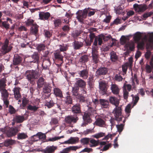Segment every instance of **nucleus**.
<instances>
[{"label": "nucleus", "instance_id": "6", "mask_svg": "<svg viewBox=\"0 0 153 153\" xmlns=\"http://www.w3.org/2000/svg\"><path fill=\"white\" fill-rule=\"evenodd\" d=\"M99 88L102 95L107 94V83L104 81H102L99 82Z\"/></svg>", "mask_w": 153, "mask_h": 153}, {"label": "nucleus", "instance_id": "14", "mask_svg": "<svg viewBox=\"0 0 153 153\" xmlns=\"http://www.w3.org/2000/svg\"><path fill=\"white\" fill-rule=\"evenodd\" d=\"M50 65L51 62L49 58H47L43 59L42 65L43 69H48Z\"/></svg>", "mask_w": 153, "mask_h": 153}, {"label": "nucleus", "instance_id": "8", "mask_svg": "<svg viewBox=\"0 0 153 153\" xmlns=\"http://www.w3.org/2000/svg\"><path fill=\"white\" fill-rule=\"evenodd\" d=\"M111 38H112L111 35H109L108 36H104L103 34H101L98 36V45H101L102 43V40L104 41H106Z\"/></svg>", "mask_w": 153, "mask_h": 153}, {"label": "nucleus", "instance_id": "48", "mask_svg": "<svg viewBox=\"0 0 153 153\" xmlns=\"http://www.w3.org/2000/svg\"><path fill=\"white\" fill-rule=\"evenodd\" d=\"M153 42L148 41L146 45V48L147 49H152L153 48Z\"/></svg>", "mask_w": 153, "mask_h": 153}, {"label": "nucleus", "instance_id": "12", "mask_svg": "<svg viewBox=\"0 0 153 153\" xmlns=\"http://www.w3.org/2000/svg\"><path fill=\"white\" fill-rule=\"evenodd\" d=\"M37 87L39 88H40L47 83L46 82L45 80L42 77H41L37 80Z\"/></svg>", "mask_w": 153, "mask_h": 153}, {"label": "nucleus", "instance_id": "1", "mask_svg": "<svg viewBox=\"0 0 153 153\" xmlns=\"http://www.w3.org/2000/svg\"><path fill=\"white\" fill-rule=\"evenodd\" d=\"M26 78L30 83L33 84L35 79H38V75L37 72L33 70H27L25 74Z\"/></svg>", "mask_w": 153, "mask_h": 153}, {"label": "nucleus", "instance_id": "47", "mask_svg": "<svg viewBox=\"0 0 153 153\" xmlns=\"http://www.w3.org/2000/svg\"><path fill=\"white\" fill-rule=\"evenodd\" d=\"M120 74V73L115 75L114 79L116 81L120 82L122 80L123 78L121 76Z\"/></svg>", "mask_w": 153, "mask_h": 153}, {"label": "nucleus", "instance_id": "23", "mask_svg": "<svg viewBox=\"0 0 153 153\" xmlns=\"http://www.w3.org/2000/svg\"><path fill=\"white\" fill-rule=\"evenodd\" d=\"M54 94L56 96L62 98L63 97L62 93L61 90L58 88H55L53 89Z\"/></svg>", "mask_w": 153, "mask_h": 153}, {"label": "nucleus", "instance_id": "27", "mask_svg": "<svg viewBox=\"0 0 153 153\" xmlns=\"http://www.w3.org/2000/svg\"><path fill=\"white\" fill-rule=\"evenodd\" d=\"M38 27L36 24H33L31 28V33L35 35L37 34L38 31Z\"/></svg>", "mask_w": 153, "mask_h": 153}, {"label": "nucleus", "instance_id": "24", "mask_svg": "<svg viewBox=\"0 0 153 153\" xmlns=\"http://www.w3.org/2000/svg\"><path fill=\"white\" fill-rule=\"evenodd\" d=\"M79 74L80 77L86 79L88 77V71L87 69H84L80 71Z\"/></svg>", "mask_w": 153, "mask_h": 153}, {"label": "nucleus", "instance_id": "62", "mask_svg": "<svg viewBox=\"0 0 153 153\" xmlns=\"http://www.w3.org/2000/svg\"><path fill=\"white\" fill-rule=\"evenodd\" d=\"M127 39L124 36H122L120 39V43L122 45L125 44L126 42Z\"/></svg>", "mask_w": 153, "mask_h": 153}, {"label": "nucleus", "instance_id": "53", "mask_svg": "<svg viewBox=\"0 0 153 153\" xmlns=\"http://www.w3.org/2000/svg\"><path fill=\"white\" fill-rule=\"evenodd\" d=\"M63 137H64V136L63 135L61 137H53L50 138L48 139V141H54Z\"/></svg>", "mask_w": 153, "mask_h": 153}, {"label": "nucleus", "instance_id": "35", "mask_svg": "<svg viewBox=\"0 0 153 153\" xmlns=\"http://www.w3.org/2000/svg\"><path fill=\"white\" fill-rule=\"evenodd\" d=\"M15 121L17 123H22L25 120V117L23 116L17 115L15 117Z\"/></svg>", "mask_w": 153, "mask_h": 153}, {"label": "nucleus", "instance_id": "63", "mask_svg": "<svg viewBox=\"0 0 153 153\" xmlns=\"http://www.w3.org/2000/svg\"><path fill=\"white\" fill-rule=\"evenodd\" d=\"M10 131L12 132V133L11 134L16 133L19 131V130L17 127L11 128L10 129Z\"/></svg>", "mask_w": 153, "mask_h": 153}, {"label": "nucleus", "instance_id": "2", "mask_svg": "<svg viewBox=\"0 0 153 153\" xmlns=\"http://www.w3.org/2000/svg\"><path fill=\"white\" fill-rule=\"evenodd\" d=\"M90 8L85 9L83 11L80 10L76 13L77 16L76 17L78 21L82 23L83 20L85 19L87 16V13L89 10Z\"/></svg>", "mask_w": 153, "mask_h": 153}, {"label": "nucleus", "instance_id": "60", "mask_svg": "<svg viewBox=\"0 0 153 153\" xmlns=\"http://www.w3.org/2000/svg\"><path fill=\"white\" fill-rule=\"evenodd\" d=\"M89 81L88 82V84L89 86L90 90H91L94 88V85L91 82V80H93V78L92 77H89Z\"/></svg>", "mask_w": 153, "mask_h": 153}, {"label": "nucleus", "instance_id": "26", "mask_svg": "<svg viewBox=\"0 0 153 153\" xmlns=\"http://www.w3.org/2000/svg\"><path fill=\"white\" fill-rule=\"evenodd\" d=\"M95 123L97 126L102 127L105 125V122L102 119L98 118L96 119Z\"/></svg>", "mask_w": 153, "mask_h": 153}, {"label": "nucleus", "instance_id": "49", "mask_svg": "<svg viewBox=\"0 0 153 153\" xmlns=\"http://www.w3.org/2000/svg\"><path fill=\"white\" fill-rule=\"evenodd\" d=\"M45 46L44 44H40L38 45L36 48L39 52H40L45 50Z\"/></svg>", "mask_w": 153, "mask_h": 153}, {"label": "nucleus", "instance_id": "22", "mask_svg": "<svg viewBox=\"0 0 153 153\" xmlns=\"http://www.w3.org/2000/svg\"><path fill=\"white\" fill-rule=\"evenodd\" d=\"M79 138L78 137H71L68 140L66 141L64 143L66 144H74L78 142Z\"/></svg>", "mask_w": 153, "mask_h": 153}, {"label": "nucleus", "instance_id": "43", "mask_svg": "<svg viewBox=\"0 0 153 153\" xmlns=\"http://www.w3.org/2000/svg\"><path fill=\"white\" fill-rule=\"evenodd\" d=\"M90 142L92 144L90 146L91 147H95L99 144V140L96 141L94 139H92L90 140Z\"/></svg>", "mask_w": 153, "mask_h": 153}, {"label": "nucleus", "instance_id": "25", "mask_svg": "<svg viewBox=\"0 0 153 153\" xmlns=\"http://www.w3.org/2000/svg\"><path fill=\"white\" fill-rule=\"evenodd\" d=\"M6 81L5 78H2L0 79V90L5 89Z\"/></svg>", "mask_w": 153, "mask_h": 153}, {"label": "nucleus", "instance_id": "52", "mask_svg": "<svg viewBox=\"0 0 153 153\" xmlns=\"http://www.w3.org/2000/svg\"><path fill=\"white\" fill-rule=\"evenodd\" d=\"M144 43L142 41L138 44L137 48L138 49L143 50L144 48Z\"/></svg>", "mask_w": 153, "mask_h": 153}, {"label": "nucleus", "instance_id": "13", "mask_svg": "<svg viewBox=\"0 0 153 153\" xmlns=\"http://www.w3.org/2000/svg\"><path fill=\"white\" fill-rule=\"evenodd\" d=\"M109 101L110 103L116 107L118 106L119 104V100L115 97H110L109 98Z\"/></svg>", "mask_w": 153, "mask_h": 153}, {"label": "nucleus", "instance_id": "19", "mask_svg": "<svg viewBox=\"0 0 153 153\" xmlns=\"http://www.w3.org/2000/svg\"><path fill=\"white\" fill-rule=\"evenodd\" d=\"M51 87L49 84L47 83L45 84L43 88V92L44 94H48L51 91Z\"/></svg>", "mask_w": 153, "mask_h": 153}, {"label": "nucleus", "instance_id": "10", "mask_svg": "<svg viewBox=\"0 0 153 153\" xmlns=\"http://www.w3.org/2000/svg\"><path fill=\"white\" fill-rule=\"evenodd\" d=\"M22 58L20 56L17 55H14L13 59V64L15 65H19L22 62Z\"/></svg>", "mask_w": 153, "mask_h": 153}, {"label": "nucleus", "instance_id": "37", "mask_svg": "<svg viewBox=\"0 0 153 153\" xmlns=\"http://www.w3.org/2000/svg\"><path fill=\"white\" fill-rule=\"evenodd\" d=\"M0 91L1 94L2 99H8V93L6 89H3L2 90H0Z\"/></svg>", "mask_w": 153, "mask_h": 153}, {"label": "nucleus", "instance_id": "39", "mask_svg": "<svg viewBox=\"0 0 153 153\" xmlns=\"http://www.w3.org/2000/svg\"><path fill=\"white\" fill-rule=\"evenodd\" d=\"M141 36V33L140 32H137L135 33L133 38L135 41L138 42L140 39Z\"/></svg>", "mask_w": 153, "mask_h": 153}, {"label": "nucleus", "instance_id": "50", "mask_svg": "<svg viewBox=\"0 0 153 153\" xmlns=\"http://www.w3.org/2000/svg\"><path fill=\"white\" fill-rule=\"evenodd\" d=\"M76 97L79 100L80 102H84L85 101V97L81 94H79Z\"/></svg>", "mask_w": 153, "mask_h": 153}, {"label": "nucleus", "instance_id": "20", "mask_svg": "<svg viewBox=\"0 0 153 153\" xmlns=\"http://www.w3.org/2000/svg\"><path fill=\"white\" fill-rule=\"evenodd\" d=\"M108 72L107 69L105 67H102L97 69L96 73L99 75H104L107 74Z\"/></svg>", "mask_w": 153, "mask_h": 153}, {"label": "nucleus", "instance_id": "3", "mask_svg": "<svg viewBox=\"0 0 153 153\" xmlns=\"http://www.w3.org/2000/svg\"><path fill=\"white\" fill-rule=\"evenodd\" d=\"M116 121H122L123 116L122 115V109L121 107L117 106L115 107L112 111Z\"/></svg>", "mask_w": 153, "mask_h": 153}, {"label": "nucleus", "instance_id": "21", "mask_svg": "<svg viewBox=\"0 0 153 153\" xmlns=\"http://www.w3.org/2000/svg\"><path fill=\"white\" fill-rule=\"evenodd\" d=\"M72 111L73 113L79 114L81 113V108L79 105L76 104L74 105L72 108Z\"/></svg>", "mask_w": 153, "mask_h": 153}, {"label": "nucleus", "instance_id": "54", "mask_svg": "<svg viewBox=\"0 0 153 153\" xmlns=\"http://www.w3.org/2000/svg\"><path fill=\"white\" fill-rule=\"evenodd\" d=\"M92 57L93 61L95 63H98V59L97 54H92Z\"/></svg>", "mask_w": 153, "mask_h": 153}, {"label": "nucleus", "instance_id": "42", "mask_svg": "<svg viewBox=\"0 0 153 153\" xmlns=\"http://www.w3.org/2000/svg\"><path fill=\"white\" fill-rule=\"evenodd\" d=\"M125 47L127 48H129L132 51L134 48V44L131 42H129L126 44Z\"/></svg>", "mask_w": 153, "mask_h": 153}, {"label": "nucleus", "instance_id": "33", "mask_svg": "<svg viewBox=\"0 0 153 153\" xmlns=\"http://www.w3.org/2000/svg\"><path fill=\"white\" fill-rule=\"evenodd\" d=\"M53 24L56 28H58L61 26L62 21L60 19H56L53 21Z\"/></svg>", "mask_w": 153, "mask_h": 153}, {"label": "nucleus", "instance_id": "17", "mask_svg": "<svg viewBox=\"0 0 153 153\" xmlns=\"http://www.w3.org/2000/svg\"><path fill=\"white\" fill-rule=\"evenodd\" d=\"M91 114L88 112H85L83 116V118L85 123H90L91 122V120L90 118Z\"/></svg>", "mask_w": 153, "mask_h": 153}, {"label": "nucleus", "instance_id": "7", "mask_svg": "<svg viewBox=\"0 0 153 153\" xmlns=\"http://www.w3.org/2000/svg\"><path fill=\"white\" fill-rule=\"evenodd\" d=\"M133 7L135 11L138 12H143L147 9L146 5H139L136 4H134Z\"/></svg>", "mask_w": 153, "mask_h": 153}, {"label": "nucleus", "instance_id": "11", "mask_svg": "<svg viewBox=\"0 0 153 153\" xmlns=\"http://www.w3.org/2000/svg\"><path fill=\"white\" fill-rule=\"evenodd\" d=\"M74 85L77 86L82 88H85L86 85V82L82 79H79L76 81Z\"/></svg>", "mask_w": 153, "mask_h": 153}, {"label": "nucleus", "instance_id": "46", "mask_svg": "<svg viewBox=\"0 0 153 153\" xmlns=\"http://www.w3.org/2000/svg\"><path fill=\"white\" fill-rule=\"evenodd\" d=\"M65 103L67 104H72V97L68 95L66 96L65 100Z\"/></svg>", "mask_w": 153, "mask_h": 153}, {"label": "nucleus", "instance_id": "15", "mask_svg": "<svg viewBox=\"0 0 153 153\" xmlns=\"http://www.w3.org/2000/svg\"><path fill=\"white\" fill-rule=\"evenodd\" d=\"M50 14L49 13L47 12H40L39 14L40 19L42 20H47L50 16Z\"/></svg>", "mask_w": 153, "mask_h": 153}, {"label": "nucleus", "instance_id": "32", "mask_svg": "<svg viewBox=\"0 0 153 153\" xmlns=\"http://www.w3.org/2000/svg\"><path fill=\"white\" fill-rule=\"evenodd\" d=\"M32 58L33 59L31 62L38 63L39 59V56L38 53L36 52H34L32 56Z\"/></svg>", "mask_w": 153, "mask_h": 153}, {"label": "nucleus", "instance_id": "61", "mask_svg": "<svg viewBox=\"0 0 153 153\" xmlns=\"http://www.w3.org/2000/svg\"><path fill=\"white\" fill-rule=\"evenodd\" d=\"M17 138L19 140L25 139L27 137V134H18Z\"/></svg>", "mask_w": 153, "mask_h": 153}, {"label": "nucleus", "instance_id": "51", "mask_svg": "<svg viewBox=\"0 0 153 153\" xmlns=\"http://www.w3.org/2000/svg\"><path fill=\"white\" fill-rule=\"evenodd\" d=\"M133 97V99L134 101V103H133V105H135L137 102H138L139 99V96L137 95H136L134 96H133V95H131Z\"/></svg>", "mask_w": 153, "mask_h": 153}, {"label": "nucleus", "instance_id": "64", "mask_svg": "<svg viewBox=\"0 0 153 153\" xmlns=\"http://www.w3.org/2000/svg\"><path fill=\"white\" fill-rule=\"evenodd\" d=\"M51 124L56 125L58 123V120L56 118H53L51 119L50 122Z\"/></svg>", "mask_w": 153, "mask_h": 153}, {"label": "nucleus", "instance_id": "41", "mask_svg": "<svg viewBox=\"0 0 153 153\" xmlns=\"http://www.w3.org/2000/svg\"><path fill=\"white\" fill-rule=\"evenodd\" d=\"M88 60V56L86 55H84L80 57L79 61L80 62L84 63L87 62Z\"/></svg>", "mask_w": 153, "mask_h": 153}, {"label": "nucleus", "instance_id": "30", "mask_svg": "<svg viewBox=\"0 0 153 153\" xmlns=\"http://www.w3.org/2000/svg\"><path fill=\"white\" fill-rule=\"evenodd\" d=\"M54 57L56 59L62 61L63 56L61 53L60 51L57 50L54 53Z\"/></svg>", "mask_w": 153, "mask_h": 153}, {"label": "nucleus", "instance_id": "36", "mask_svg": "<svg viewBox=\"0 0 153 153\" xmlns=\"http://www.w3.org/2000/svg\"><path fill=\"white\" fill-rule=\"evenodd\" d=\"M148 38H149L148 41L153 42V33H148L144 36L143 39L144 40H147Z\"/></svg>", "mask_w": 153, "mask_h": 153}, {"label": "nucleus", "instance_id": "16", "mask_svg": "<svg viewBox=\"0 0 153 153\" xmlns=\"http://www.w3.org/2000/svg\"><path fill=\"white\" fill-rule=\"evenodd\" d=\"M111 89L112 93L115 95L119 94L120 89L118 86L115 84H112L111 87Z\"/></svg>", "mask_w": 153, "mask_h": 153}, {"label": "nucleus", "instance_id": "9", "mask_svg": "<svg viewBox=\"0 0 153 153\" xmlns=\"http://www.w3.org/2000/svg\"><path fill=\"white\" fill-rule=\"evenodd\" d=\"M57 149V146H48L43 150V152L44 153H53Z\"/></svg>", "mask_w": 153, "mask_h": 153}, {"label": "nucleus", "instance_id": "59", "mask_svg": "<svg viewBox=\"0 0 153 153\" xmlns=\"http://www.w3.org/2000/svg\"><path fill=\"white\" fill-rule=\"evenodd\" d=\"M153 14V12H147L144 13L143 15V18L146 19L149 17L150 16Z\"/></svg>", "mask_w": 153, "mask_h": 153}, {"label": "nucleus", "instance_id": "5", "mask_svg": "<svg viewBox=\"0 0 153 153\" xmlns=\"http://www.w3.org/2000/svg\"><path fill=\"white\" fill-rule=\"evenodd\" d=\"M78 119L77 115L75 114L66 117L65 118V120L66 123L70 124L71 123H76Z\"/></svg>", "mask_w": 153, "mask_h": 153}, {"label": "nucleus", "instance_id": "38", "mask_svg": "<svg viewBox=\"0 0 153 153\" xmlns=\"http://www.w3.org/2000/svg\"><path fill=\"white\" fill-rule=\"evenodd\" d=\"M15 143V141L12 140L8 139L6 140L4 142V146L8 147L10 145H12Z\"/></svg>", "mask_w": 153, "mask_h": 153}, {"label": "nucleus", "instance_id": "4", "mask_svg": "<svg viewBox=\"0 0 153 153\" xmlns=\"http://www.w3.org/2000/svg\"><path fill=\"white\" fill-rule=\"evenodd\" d=\"M9 40L6 39L1 47V52L3 54H5L10 51L12 48L11 46H8Z\"/></svg>", "mask_w": 153, "mask_h": 153}, {"label": "nucleus", "instance_id": "40", "mask_svg": "<svg viewBox=\"0 0 153 153\" xmlns=\"http://www.w3.org/2000/svg\"><path fill=\"white\" fill-rule=\"evenodd\" d=\"M39 107L36 105H29L27 107V110L36 112L37 111Z\"/></svg>", "mask_w": 153, "mask_h": 153}, {"label": "nucleus", "instance_id": "31", "mask_svg": "<svg viewBox=\"0 0 153 153\" xmlns=\"http://www.w3.org/2000/svg\"><path fill=\"white\" fill-rule=\"evenodd\" d=\"M110 59L113 62H115L117 60L118 56L116 55V53L114 51H111L110 54Z\"/></svg>", "mask_w": 153, "mask_h": 153}, {"label": "nucleus", "instance_id": "55", "mask_svg": "<svg viewBox=\"0 0 153 153\" xmlns=\"http://www.w3.org/2000/svg\"><path fill=\"white\" fill-rule=\"evenodd\" d=\"M89 141V138H83L81 140V143H82L83 144H88V143Z\"/></svg>", "mask_w": 153, "mask_h": 153}, {"label": "nucleus", "instance_id": "45", "mask_svg": "<svg viewBox=\"0 0 153 153\" xmlns=\"http://www.w3.org/2000/svg\"><path fill=\"white\" fill-rule=\"evenodd\" d=\"M54 104L53 101L52 100H51L49 102H46L45 104V106H46L49 108H50L54 105Z\"/></svg>", "mask_w": 153, "mask_h": 153}, {"label": "nucleus", "instance_id": "56", "mask_svg": "<svg viewBox=\"0 0 153 153\" xmlns=\"http://www.w3.org/2000/svg\"><path fill=\"white\" fill-rule=\"evenodd\" d=\"M131 86L130 84H124L123 86V90H126L127 89L128 91H131Z\"/></svg>", "mask_w": 153, "mask_h": 153}, {"label": "nucleus", "instance_id": "34", "mask_svg": "<svg viewBox=\"0 0 153 153\" xmlns=\"http://www.w3.org/2000/svg\"><path fill=\"white\" fill-rule=\"evenodd\" d=\"M79 88L78 86H76L75 85L72 87V92L73 96L76 97L79 94L78 93Z\"/></svg>", "mask_w": 153, "mask_h": 153}, {"label": "nucleus", "instance_id": "58", "mask_svg": "<svg viewBox=\"0 0 153 153\" xmlns=\"http://www.w3.org/2000/svg\"><path fill=\"white\" fill-rule=\"evenodd\" d=\"M60 47L59 48L60 51H66L68 48V46L67 45H60Z\"/></svg>", "mask_w": 153, "mask_h": 153}, {"label": "nucleus", "instance_id": "57", "mask_svg": "<svg viewBox=\"0 0 153 153\" xmlns=\"http://www.w3.org/2000/svg\"><path fill=\"white\" fill-rule=\"evenodd\" d=\"M131 107L130 104H128L126 107L125 109L126 112L128 114V116L129 115V113L131 112Z\"/></svg>", "mask_w": 153, "mask_h": 153}, {"label": "nucleus", "instance_id": "18", "mask_svg": "<svg viewBox=\"0 0 153 153\" xmlns=\"http://www.w3.org/2000/svg\"><path fill=\"white\" fill-rule=\"evenodd\" d=\"M20 88L18 87H15L13 90L14 97L16 100H18L20 97L21 96L20 93Z\"/></svg>", "mask_w": 153, "mask_h": 153}, {"label": "nucleus", "instance_id": "28", "mask_svg": "<svg viewBox=\"0 0 153 153\" xmlns=\"http://www.w3.org/2000/svg\"><path fill=\"white\" fill-rule=\"evenodd\" d=\"M100 105L104 108H107L109 105V102L108 101L104 99H100L99 100Z\"/></svg>", "mask_w": 153, "mask_h": 153}, {"label": "nucleus", "instance_id": "29", "mask_svg": "<svg viewBox=\"0 0 153 153\" xmlns=\"http://www.w3.org/2000/svg\"><path fill=\"white\" fill-rule=\"evenodd\" d=\"M73 44L74 48L76 50L79 49L83 45V43L81 42L75 41Z\"/></svg>", "mask_w": 153, "mask_h": 153}, {"label": "nucleus", "instance_id": "44", "mask_svg": "<svg viewBox=\"0 0 153 153\" xmlns=\"http://www.w3.org/2000/svg\"><path fill=\"white\" fill-rule=\"evenodd\" d=\"M129 63L128 62L125 63L124 65H122V71L123 73V74L124 75L126 74L128 69V67L129 66Z\"/></svg>", "mask_w": 153, "mask_h": 153}]
</instances>
